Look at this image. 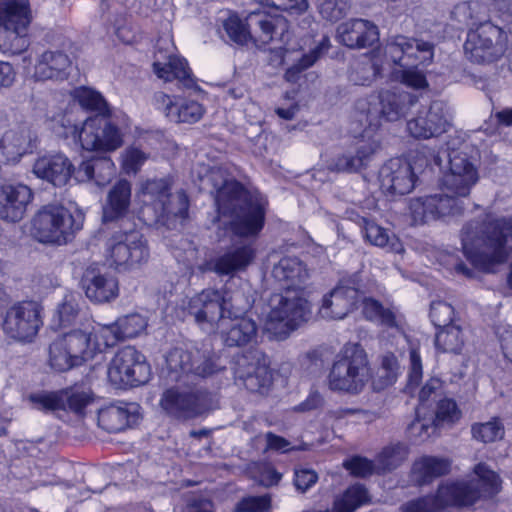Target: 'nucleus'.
Wrapping results in <instances>:
<instances>
[{"label":"nucleus","instance_id":"f257e3e1","mask_svg":"<svg viewBox=\"0 0 512 512\" xmlns=\"http://www.w3.org/2000/svg\"><path fill=\"white\" fill-rule=\"evenodd\" d=\"M512 218H494L469 221L462 229V246L474 266L489 272L495 265L506 262L512 246Z\"/></svg>","mask_w":512,"mask_h":512},{"label":"nucleus","instance_id":"f03ea898","mask_svg":"<svg viewBox=\"0 0 512 512\" xmlns=\"http://www.w3.org/2000/svg\"><path fill=\"white\" fill-rule=\"evenodd\" d=\"M223 26L229 38L239 44H245L248 40H253L259 46L270 42H280L282 45L271 48L275 54L273 61L278 65L283 64L286 52L296 49L290 44L289 25L283 17L252 12L247 17L246 24H243L238 17L230 16Z\"/></svg>","mask_w":512,"mask_h":512},{"label":"nucleus","instance_id":"7ed1b4c3","mask_svg":"<svg viewBox=\"0 0 512 512\" xmlns=\"http://www.w3.org/2000/svg\"><path fill=\"white\" fill-rule=\"evenodd\" d=\"M251 304L242 289H204L193 296L187 306L188 314L200 328L212 332L226 315L245 313Z\"/></svg>","mask_w":512,"mask_h":512},{"label":"nucleus","instance_id":"20e7f679","mask_svg":"<svg viewBox=\"0 0 512 512\" xmlns=\"http://www.w3.org/2000/svg\"><path fill=\"white\" fill-rule=\"evenodd\" d=\"M384 56L393 64L401 67L394 76L402 84L413 89L428 86L424 73L417 69L419 64L428 65L434 57V45L421 39L403 35L391 37L384 48Z\"/></svg>","mask_w":512,"mask_h":512},{"label":"nucleus","instance_id":"39448f33","mask_svg":"<svg viewBox=\"0 0 512 512\" xmlns=\"http://www.w3.org/2000/svg\"><path fill=\"white\" fill-rule=\"evenodd\" d=\"M370 379L366 351L358 343H348L330 369L328 386L332 391L355 395L363 391Z\"/></svg>","mask_w":512,"mask_h":512},{"label":"nucleus","instance_id":"423d86ee","mask_svg":"<svg viewBox=\"0 0 512 512\" xmlns=\"http://www.w3.org/2000/svg\"><path fill=\"white\" fill-rule=\"evenodd\" d=\"M243 194H237L229 201L228 210L218 209L220 219H225L236 236L243 238H256L265 224L268 202L260 194H251L244 189Z\"/></svg>","mask_w":512,"mask_h":512},{"label":"nucleus","instance_id":"0eeeda50","mask_svg":"<svg viewBox=\"0 0 512 512\" xmlns=\"http://www.w3.org/2000/svg\"><path fill=\"white\" fill-rule=\"evenodd\" d=\"M265 329L279 338H285L300 324L307 321L310 306L304 292L285 289L271 295Z\"/></svg>","mask_w":512,"mask_h":512},{"label":"nucleus","instance_id":"6e6552de","mask_svg":"<svg viewBox=\"0 0 512 512\" xmlns=\"http://www.w3.org/2000/svg\"><path fill=\"white\" fill-rule=\"evenodd\" d=\"M82 228V222L60 204L43 206L33 217L31 233L45 244L65 245Z\"/></svg>","mask_w":512,"mask_h":512},{"label":"nucleus","instance_id":"1a4fd4ad","mask_svg":"<svg viewBox=\"0 0 512 512\" xmlns=\"http://www.w3.org/2000/svg\"><path fill=\"white\" fill-rule=\"evenodd\" d=\"M165 362L167 377L172 382H186L189 377L208 378L224 368L207 348H173L165 356Z\"/></svg>","mask_w":512,"mask_h":512},{"label":"nucleus","instance_id":"9d476101","mask_svg":"<svg viewBox=\"0 0 512 512\" xmlns=\"http://www.w3.org/2000/svg\"><path fill=\"white\" fill-rule=\"evenodd\" d=\"M110 265L119 272L140 268L147 263L150 251L144 235L137 229L116 231L107 242Z\"/></svg>","mask_w":512,"mask_h":512},{"label":"nucleus","instance_id":"9b49d317","mask_svg":"<svg viewBox=\"0 0 512 512\" xmlns=\"http://www.w3.org/2000/svg\"><path fill=\"white\" fill-rule=\"evenodd\" d=\"M507 46V33L491 22H485L468 33L464 51L471 62L491 64L504 56Z\"/></svg>","mask_w":512,"mask_h":512},{"label":"nucleus","instance_id":"f8f14e48","mask_svg":"<svg viewBox=\"0 0 512 512\" xmlns=\"http://www.w3.org/2000/svg\"><path fill=\"white\" fill-rule=\"evenodd\" d=\"M96 349L97 344L90 343L87 332L73 330L52 342L49 347V362L56 371H67L92 359Z\"/></svg>","mask_w":512,"mask_h":512},{"label":"nucleus","instance_id":"ddd939ff","mask_svg":"<svg viewBox=\"0 0 512 512\" xmlns=\"http://www.w3.org/2000/svg\"><path fill=\"white\" fill-rule=\"evenodd\" d=\"M151 369L145 356L132 346L118 350L111 359L107 376L116 388L136 387L147 383Z\"/></svg>","mask_w":512,"mask_h":512},{"label":"nucleus","instance_id":"4468645a","mask_svg":"<svg viewBox=\"0 0 512 512\" xmlns=\"http://www.w3.org/2000/svg\"><path fill=\"white\" fill-rule=\"evenodd\" d=\"M81 147L87 151L110 153L119 149L123 143V133L108 115H95L87 118L81 128L74 126Z\"/></svg>","mask_w":512,"mask_h":512},{"label":"nucleus","instance_id":"2eb2a0df","mask_svg":"<svg viewBox=\"0 0 512 512\" xmlns=\"http://www.w3.org/2000/svg\"><path fill=\"white\" fill-rule=\"evenodd\" d=\"M160 407L170 417L188 420L213 408V397L205 390H179L170 388L163 392Z\"/></svg>","mask_w":512,"mask_h":512},{"label":"nucleus","instance_id":"dca6fc26","mask_svg":"<svg viewBox=\"0 0 512 512\" xmlns=\"http://www.w3.org/2000/svg\"><path fill=\"white\" fill-rule=\"evenodd\" d=\"M465 209V202L447 197L443 193L413 198L409 203L410 216L419 225L460 216Z\"/></svg>","mask_w":512,"mask_h":512},{"label":"nucleus","instance_id":"f3484780","mask_svg":"<svg viewBox=\"0 0 512 512\" xmlns=\"http://www.w3.org/2000/svg\"><path fill=\"white\" fill-rule=\"evenodd\" d=\"M41 325L39 305L33 301H22L6 311L2 329L11 339L30 342L37 335Z\"/></svg>","mask_w":512,"mask_h":512},{"label":"nucleus","instance_id":"a211bd4d","mask_svg":"<svg viewBox=\"0 0 512 512\" xmlns=\"http://www.w3.org/2000/svg\"><path fill=\"white\" fill-rule=\"evenodd\" d=\"M234 380L248 391L266 394L272 386V373L266 359L258 352L247 353L235 359Z\"/></svg>","mask_w":512,"mask_h":512},{"label":"nucleus","instance_id":"6ab92c4d","mask_svg":"<svg viewBox=\"0 0 512 512\" xmlns=\"http://www.w3.org/2000/svg\"><path fill=\"white\" fill-rule=\"evenodd\" d=\"M478 496L477 491L467 485H440L434 496H425L407 501L402 512H438L450 505H467Z\"/></svg>","mask_w":512,"mask_h":512},{"label":"nucleus","instance_id":"aec40b11","mask_svg":"<svg viewBox=\"0 0 512 512\" xmlns=\"http://www.w3.org/2000/svg\"><path fill=\"white\" fill-rule=\"evenodd\" d=\"M478 179V170L468 155L454 152L450 155L449 171L442 179V193L464 202Z\"/></svg>","mask_w":512,"mask_h":512},{"label":"nucleus","instance_id":"412c9836","mask_svg":"<svg viewBox=\"0 0 512 512\" xmlns=\"http://www.w3.org/2000/svg\"><path fill=\"white\" fill-rule=\"evenodd\" d=\"M256 249L251 242H235L222 254L201 266L202 272H214L219 276H234L245 271L254 261Z\"/></svg>","mask_w":512,"mask_h":512},{"label":"nucleus","instance_id":"4be33fe9","mask_svg":"<svg viewBox=\"0 0 512 512\" xmlns=\"http://www.w3.org/2000/svg\"><path fill=\"white\" fill-rule=\"evenodd\" d=\"M359 302V290L354 280H340L322 299L319 315L323 319L341 320L351 313Z\"/></svg>","mask_w":512,"mask_h":512},{"label":"nucleus","instance_id":"5701e85b","mask_svg":"<svg viewBox=\"0 0 512 512\" xmlns=\"http://www.w3.org/2000/svg\"><path fill=\"white\" fill-rule=\"evenodd\" d=\"M450 126V113L442 101H433L428 110L408 121L407 130L418 139L437 137L446 132Z\"/></svg>","mask_w":512,"mask_h":512},{"label":"nucleus","instance_id":"b1692460","mask_svg":"<svg viewBox=\"0 0 512 512\" xmlns=\"http://www.w3.org/2000/svg\"><path fill=\"white\" fill-rule=\"evenodd\" d=\"M152 104L175 123H195L204 114L203 106L197 101L170 96L162 91L154 93Z\"/></svg>","mask_w":512,"mask_h":512},{"label":"nucleus","instance_id":"393cba45","mask_svg":"<svg viewBox=\"0 0 512 512\" xmlns=\"http://www.w3.org/2000/svg\"><path fill=\"white\" fill-rule=\"evenodd\" d=\"M381 188L392 195L410 193L416 182V175L411 164L401 158L387 161L379 172Z\"/></svg>","mask_w":512,"mask_h":512},{"label":"nucleus","instance_id":"a878e982","mask_svg":"<svg viewBox=\"0 0 512 512\" xmlns=\"http://www.w3.org/2000/svg\"><path fill=\"white\" fill-rule=\"evenodd\" d=\"M242 314L226 315L219 324L221 339L227 347H243L257 341L256 321Z\"/></svg>","mask_w":512,"mask_h":512},{"label":"nucleus","instance_id":"bb28decb","mask_svg":"<svg viewBox=\"0 0 512 512\" xmlns=\"http://www.w3.org/2000/svg\"><path fill=\"white\" fill-rule=\"evenodd\" d=\"M379 148L378 137L371 136L366 131L356 142L355 154L345 153L335 157L328 164V169L335 172H357L368 165Z\"/></svg>","mask_w":512,"mask_h":512},{"label":"nucleus","instance_id":"cd10ccee","mask_svg":"<svg viewBox=\"0 0 512 512\" xmlns=\"http://www.w3.org/2000/svg\"><path fill=\"white\" fill-rule=\"evenodd\" d=\"M416 95L408 92L394 93L383 91L379 94L380 109L371 107L367 110V121L370 126L378 125V117H382L387 121H396L404 116L410 106L417 102Z\"/></svg>","mask_w":512,"mask_h":512},{"label":"nucleus","instance_id":"c85d7f7f","mask_svg":"<svg viewBox=\"0 0 512 512\" xmlns=\"http://www.w3.org/2000/svg\"><path fill=\"white\" fill-rule=\"evenodd\" d=\"M32 199L31 189L23 184H5L0 187V219L20 221Z\"/></svg>","mask_w":512,"mask_h":512},{"label":"nucleus","instance_id":"c756f323","mask_svg":"<svg viewBox=\"0 0 512 512\" xmlns=\"http://www.w3.org/2000/svg\"><path fill=\"white\" fill-rule=\"evenodd\" d=\"M340 42L349 48H364L378 41L379 33L375 24L364 19H351L337 27Z\"/></svg>","mask_w":512,"mask_h":512},{"label":"nucleus","instance_id":"7c9ffc66","mask_svg":"<svg viewBox=\"0 0 512 512\" xmlns=\"http://www.w3.org/2000/svg\"><path fill=\"white\" fill-rule=\"evenodd\" d=\"M171 194V183L167 179H151L141 184L138 197L143 204L141 213L146 222L148 217L163 213V203Z\"/></svg>","mask_w":512,"mask_h":512},{"label":"nucleus","instance_id":"2f4dec72","mask_svg":"<svg viewBox=\"0 0 512 512\" xmlns=\"http://www.w3.org/2000/svg\"><path fill=\"white\" fill-rule=\"evenodd\" d=\"M86 297L95 303H106L118 296L119 287L115 277L87 269L82 278Z\"/></svg>","mask_w":512,"mask_h":512},{"label":"nucleus","instance_id":"473e14b6","mask_svg":"<svg viewBox=\"0 0 512 512\" xmlns=\"http://www.w3.org/2000/svg\"><path fill=\"white\" fill-rule=\"evenodd\" d=\"M33 172L37 177L60 187L68 182L72 174L74 175L70 160L62 154L39 158L34 163Z\"/></svg>","mask_w":512,"mask_h":512},{"label":"nucleus","instance_id":"72a5a7b5","mask_svg":"<svg viewBox=\"0 0 512 512\" xmlns=\"http://www.w3.org/2000/svg\"><path fill=\"white\" fill-rule=\"evenodd\" d=\"M203 181L210 184L215 190V203L218 209L228 210L229 201L237 194H243L244 186L221 167H212L204 176Z\"/></svg>","mask_w":512,"mask_h":512},{"label":"nucleus","instance_id":"f704fd0d","mask_svg":"<svg viewBox=\"0 0 512 512\" xmlns=\"http://www.w3.org/2000/svg\"><path fill=\"white\" fill-rule=\"evenodd\" d=\"M70 66L71 60L67 54L60 50H48L37 58L32 77L37 81L64 79Z\"/></svg>","mask_w":512,"mask_h":512},{"label":"nucleus","instance_id":"c9c22d12","mask_svg":"<svg viewBox=\"0 0 512 512\" xmlns=\"http://www.w3.org/2000/svg\"><path fill=\"white\" fill-rule=\"evenodd\" d=\"M272 276L283 290L293 289L304 292L303 285L309 275L305 265L298 258L286 256L274 265Z\"/></svg>","mask_w":512,"mask_h":512},{"label":"nucleus","instance_id":"e433bc0d","mask_svg":"<svg viewBox=\"0 0 512 512\" xmlns=\"http://www.w3.org/2000/svg\"><path fill=\"white\" fill-rule=\"evenodd\" d=\"M35 136L27 125L12 128L0 139V150L7 161H18L32 149Z\"/></svg>","mask_w":512,"mask_h":512},{"label":"nucleus","instance_id":"4c0bfd02","mask_svg":"<svg viewBox=\"0 0 512 512\" xmlns=\"http://www.w3.org/2000/svg\"><path fill=\"white\" fill-rule=\"evenodd\" d=\"M131 183L125 179L117 181L109 190L103 207L104 221H115L129 212L131 205Z\"/></svg>","mask_w":512,"mask_h":512},{"label":"nucleus","instance_id":"58836bf2","mask_svg":"<svg viewBox=\"0 0 512 512\" xmlns=\"http://www.w3.org/2000/svg\"><path fill=\"white\" fill-rule=\"evenodd\" d=\"M116 168L109 157L93 158L83 161L74 169V178L78 182L94 181L98 186L108 184L115 176Z\"/></svg>","mask_w":512,"mask_h":512},{"label":"nucleus","instance_id":"ea45409f","mask_svg":"<svg viewBox=\"0 0 512 512\" xmlns=\"http://www.w3.org/2000/svg\"><path fill=\"white\" fill-rule=\"evenodd\" d=\"M384 69V60L378 51L355 61L351 65L348 78L354 85L370 86L376 79L383 77Z\"/></svg>","mask_w":512,"mask_h":512},{"label":"nucleus","instance_id":"a19ab883","mask_svg":"<svg viewBox=\"0 0 512 512\" xmlns=\"http://www.w3.org/2000/svg\"><path fill=\"white\" fill-rule=\"evenodd\" d=\"M31 21L0 23V50L20 54L29 46L28 27Z\"/></svg>","mask_w":512,"mask_h":512},{"label":"nucleus","instance_id":"79ce46f5","mask_svg":"<svg viewBox=\"0 0 512 512\" xmlns=\"http://www.w3.org/2000/svg\"><path fill=\"white\" fill-rule=\"evenodd\" d=\"M451 463L446 458L423 456L414 462L412 474L418 485H425L447 474Z\"/></svg>","mask_w":512,"mask_h":512},{"label":"nucleus","instance_id":"37998d69","mask_svg":"<svg viewBox=\"0 0 512 512\" xmlns=\"http://www.w3.org/2000/svg\"><path fill=\"white\" fill-rule=\"evenodd\" d=\"M475 474L478 477V481L470 482H457L451 483L450 485H467L473 490L477 491L478 496L468 505H472L477 499L481 497H492L499 493L501 490V479L499 475L491 470L486 464L480 463L475 466Z\"/></svg>","mask_w":512,"mask_h":512},{"label":"nucleus","instance_id":"c03bdc74","mask_svg":"<svg viewBox=\"0 0 512 512\" xmlns=\"http://www.w3.org/2000/svg\"><path fill=\"white\" fill-rule=\"evenodd\" d=\"M188 207V197L183 191H178L175 194L171 193L168 201L163 203V213L161 215L154 214V217H148V222L169 227L177 220H184L186 218Z\"/></svg>","mask_w":512,"mask_h":512},{"label":"nucleus","instance_id":"a18cd8bd","mask_svg":"<svg viewBox=\"0 0 512 512\" xmlns=\"http://www.w3.org/2000/svg\"><path fill=\"white\" fill-rule=\"evenodd\" d=\"M361 227L364 237L372 245L386 248L389 252L393 253H401L404 251V247L399 238L374 221L364 218Z\"/></svg>","mask_w":512,"mask_h":512},{"label":"nucleus","instance_id":"49530a36","mask_svg":"<svg viewBox=\"0 0 512 512\" xmlns=\"http://www.w3.org/2000/svg\"><path fill=\"white\" fill-rule=\"evenodd\" d=\"M154 73L165 81L179 80L185 87H192L193 79L190 75V69L187 62L177 56H169L165 63L156 60L153 63Z\"/></svg>","mask_w":512,"mask_h":512},{"label":"nucleus","instance_id":"de8ad7c7","mask_svg":"<svg viewBox=\"0 0 512 512\" xmlns=\"http://www.w3.org/2000/svg\"><path fill=\"white\" fill-rule=\"evenodd\" d=\"M135 416L124 406L110 405L98 412V425L109 433H117L126 429Z\"/></svg>","mask_w":512,"mask_h":512},{"label":"nucleus","instance_id":"09e8293b","mask_svg":"<svg viewBox=\"0 0 512 512\" xmlns=\"http://www.w3.org/2000/svg\"><path fill=\"white\" fill-rule=\"evenodd\" d=\"M330 47L329 38L323 36L321 40L315 42L313 46L309 45V52L304 53L296 64L291 66L285 72V78L289 82H296L299 74L311 67Z\"/></svg>","mask_w":512,"mask_h":512},{"label":"nucleus","instance_id":"8fccbe9b","mask_svg":"<svg viewBox=\"0 0 512 512\" xmlns=\"http://www.w3.org/2000/svg\"><path fill=\"white\" fill-rule=\"evenodd\" d=\"M79 295L76 293H67L57 304L52 318L54 329L67 327L74 323L79 314Z\"/></svg>","mask_w":512,"mask_h":512},{"label":"nucleus","instance_id":"3c124183","mask_svg":"<svg viewBox=\"0 0 512 512\" xmlns=\"http://www.w3.org/2000/svg\"><path fill=\"white\" fill-rule=\"evenodd\" d=\"M31 20L29 0H0V23Z\"/></svg>","mask_w":512,"mask_h":512},{"label":"nucleus","instance_id":"603ef678","mask_svg":"<svg viewBox=\"0 0 512 512\" xmlns=\"http://www.w3.org/2000/svg\"><path fill=\"white\" fill-rule=\"evenodd\" d=\"M464 343L465 336L458 325L442 328L435 338L436 347L446 353L459 354Z\"/></svg>","mask_w":512,"mask_h":512},{"label":"nucleus","instance_id":"864d4df0","mask_svg":"<svg viewBox=\"0 0 512 512\" xmlns=\"http://www.w3.org/2000/svg\"><path fill=\"white\" fill-rule=\"evenodd\" d=\"M471 434L476 441L493 443L504 438L505 428L502 421L494 417L487 422L474 423L471 426Z\"/></svg>","mask_w":512,"mask_h":512},{"label":"nucleus","instance_id":"5fc2aeb1","mask_svg":"<svg viewBox=\"0 0 512 512\" xmlns=\"http://www.w3.org/2000/svg\"><path fill=\"white\" fill-rule=\"evenodd\" d=\"M65 399V390L55 392L40 391L31 393L28 396V400L34 408L45 412L65 410Z\"/></svg>","mask_w":512,"mask_h":512},{"label":"nucleus","instance_id":"6e6d98bb","mask_svg":"<svg viewBox=\"0 0 512 512\" xmlns=\"http://www.w3.org/2000/svg\"><path fill=\"white\" fill-rule=\"evenodd\" d=\"M119 332L120 329L116 321L109 325H98L96 328H94L93 339L92 334L87 333L90 336V343L97 344L95 354L97 352L103 351V349L107 347L116 345L117 342L121 340H124Z\"/></svg>","mask_w":512,"mask_h":512},{"label":"nucleus","instance_id":"4d7b16f0","mask_svg":"<svg viewBox=\"0 0 512 512\" xmlns=\"http://www.w3.org/2000/svg\"><path fill=\"white\" fill-rule=\"evenodd\" d=\"M367 500L368 493L365 487L354 485L348 488L340 499L335 501L332 512H354Z\"/></svg>","mask_w":512,"mask_h":512},{"label":"nucleus","instance_id":"13d9d810","mask_svg":"<svg viewBox=\"0 0 512 512\" xmlns=\"http://www.w3.org/2000/svg\"><path fill=\"white\" fill-rule=\"evenodd\" d=\"M74 98L86 110L96 111L98 115H108L109 113L107 102L99 92L93 89H77L74 93Z\"/></svg>","mask_w":512,"mask_h":512},{"label":"nucleus","instance_id":"bf43d9fd","mask_svg":"<svg viewBox=\"0 0 512 512\" xmlns=\"http://www.w3.org/2000/svg\"><path fill=\"white\" fill-rule=\"evenodd\" d=\"M363 314L371 321L388 327L395 326V316L391 310L384 308L378 301L366 298L363 300Z\"/></svg>","mask_w":512,"mask_h":512},{"label":"nucleus","instance_id":"052dcab7","mask_svg":"<svg viewBox=\"0 0 512 512\" xmlns=\"http://www.w3.org/2000/svg\"><path fill=\"white\" fill-rule=\"evenodd\" d=\"M117 323L123 339L136 337L147 327V320L138 313L120 317L117 319Z\"/></svg>","mask_w":512,"mask_h":512},{"label":"nucleus","instance_id":"680f3d73","mask_svg":"<svg viewBox=\"0 0 512 512\" xmlns=\"http://www.w3.org/2000/svg\"><path fill=\"white\" fill-rule=\"evenodd\" d=\"M460 417L461 411L453 399L443 398L438 400L434 420L436 425L443 423L452 424L457 422Z\"/></svg>","mask_w":512,"mask_h":512},{"label":"nucleus","instance_id":"e2e57ef3","mask_svg":"<svg viewBox=\"0 0 512 512\" xmlns=\"http://www.w3.org/2000/svg\"><path fill=\"white\" fill-rule=\"evenodd\" d=\"M122 168L126 174H136L143 164L147 161L149 155L138 147H127L122 155Z\"/></svg>","mask_w":512,"mask_h":512},{"label":"nucleus","instance_id":"0e129e2a","mask_svg":"<svg viewBox=\"0 0 512 512\" xmlns=\"http://www.w3.org/2000/svg\"><path fill=\"white\" fill-rule=\"evenodd\" d=\"M407 457V449L403 444H394L383 449L379 462L383 469L392 470L398 467Z\"/></svg>","mask_w":512,"mask_h":512},{"label":"nucleus","instance_id":"69168bd1","mask_svg":"<svg viewBox=\"0 0 512 512\" xmlns=\"http://www.w3.org/2000/svg\"><path fill=\"white\" fill-rule=\"evenodd\" d=\"M453 315L454 309L450 304L444 301H435L431 304L430 318L435 326L441 329L452 326Z\"/></svg>","mask_w":512,"mask_h":512},{"label":"nucleus","instance_id":"338daca9","mask_svg":"<svg viewBox=\"0 0 512 512\" xmlns=\"http://www.w3.org/2000/svg\"><path fill=\"white\" fill-rule=\"evenodd\" d=\"M65 408L75 413H82L84 408L94 401V394L91 391H72L65 390Z\"/></svg>","mask_w":512,"mask_h":512},{"label":"nucleus","instance_id":"774afa93","mask_svg":"<svg viewBox=\"0 0 512 512\" xmlns=\"http://www.w3.org/2000/svg\"><path fill=\"white\" fill-rule=\"evenodd\" d=\"M270 507L268 495L247 497L236 505V512H266Z\"/></svg>","mask_w":512,"mask_h":512}]
</instances>
